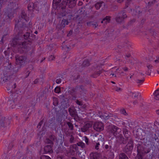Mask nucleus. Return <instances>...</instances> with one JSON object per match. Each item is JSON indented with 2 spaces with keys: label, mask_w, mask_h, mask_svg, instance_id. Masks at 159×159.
<instances>
[{
  "label": "nucleus",
  "mask_w": 159,
  "mask_h": 159,
  "mask_svg": "<svg viewBox=\"0 0 159 159\" xmlns=\"http://www.w3.org/2000/svg\"><path fill=\"white\" fill-rule=\"evenodd\" d=\"M30 36V33L27 32L26 34L24 35V39H28L29 37Z\"/></svg>",
  "instance_id": "obj_40"
},
{
  "label": "nucleus",
  "mask_w": 159,
  "mask_h": 159,
  "mask_svg": "<svg viewBox=\"0 0 159 159\" xmlns=\"http://www.w3.org/2000/svg\"><path fill=\"white\" fill-rule=\"evenodd\" d=\"M77 146L76 145V144H73L72 145H71L70 147V152H71V151H74V150H72L73 149H75V150H76V148Z\"/></svg>",
  "instance_id": "obj_39"
},
{
  "label": "nucleus",
  "mask_w": 159,
  "mask_h": 159,
  "mask_svg": "<svg viewBox=\"0 0 159 159\" xmlns=\"http://www.w3.org/2000/svg\"><path fill=\"white\" fill-rule=\"evenodd\" d=\"M110 20V17L109 16H106L105 18H104L101 21V23H103L104 21L106 20V22L107 21H109Z\"/></svg>",
  "instance_id": "obj_36"
},
{
  "label": "nucleus",
  "mask_w": 159,
  "mask_h": 159,
  "mask_svg": "<svg viewBox=\"0 0 159 159\" xmlns=\"http://www.w3.org/2000/svg\"><path fill=\"white\" fill-rule=\"evenodd\" d=\"M97 137L98 142H99L101 145H103L104 141V135L103 134H101Z\"/></svg>",
  "instance_id": "obj_17"
},
{
  "label": "nucleus",
  "mask_w": 159,
  "mask_h": 159,
  "mask_svg": "<svg viewBox=\"0 0 159 159\" xmlns=\"http://www.w3.org/2000/svg\"><path fill=\"white\" fill-rule=\"evenodd\" d=\"M120 131V129L116 126L110 125L108 126L107 132L111 137L113 136L118 137V134Z\"/></svg>",
  "instance_id": "obj_2"
},
{
  "label": "nucleus",
  "mask_w": 159,
  "mask_h": 159,
  "mask_svg": "<svg viewBox=\"0 0 159 159\" xmlns=\"http://www.w3.org/2000/svg\"><path fill=\"white\" fill-rule=\"evenodd\" d=\"M9 124H10V121L8 120H5V121L4 122H2L1 123V126H2L4 127H7Z\"/></svg>",
  "instance_id": "obj_26"
},
{
  "label": "nucleus",
  "mask_w": 159,
  "mask_h": 159,
  "mask_svg": "<svg viewBox=\"0 0 159 159\" xmlns=\"http://www.w3.org/2000/svg\"><path fill=\"white\" fill-rule=\"evenodd\" d=\"M120 112L125 116H126L128 115L125 110L124 108L121 109L120 110Z\"/></svg>",
  "instance_id": "obj_35"
},
{
  "label": "nucleus",
  "mask_w": 159,
  "mask_h": 159,
  "mask_svg": "<svg viewBox=\"0 0 159 159\" xmlns=\"http://www.w3.org/2000/svg\"><path fill=\"white\" fill-rule=\"evenodd\" d=\"M127 15L124 12H120L118 13V15L116 18V22L118 23H122L124 20V19L126 18Z\"/></svg>",
  "instance_id": "obj_8"
},
{
  "label": "nucleus",
  "mask_w": 159,
  "mask_h": 159,
  "mask_svg": "<svg viewBox=\"0 0 159 159\" xmlns=\"http://www.w3.org/2000/svg\"><path fill=\"white\" fill-rule=\"evenodd\" d=\"M92 24V25H93V26L95 28L97 27L98 26V24H97V23L96 22H95L94 24L93 23Z\"/></svg>",
  "instance_id": "obj_60"
},
{
  "label": "nucleus",
  "mask_w": 159,
  "mask_h": 159,
  "mask_svg": "<svg viewBox=\"0 0 159 159\" xmlns=\"http://www.w3.org/2000/svg\"><path fill=\"white\" fill-rule=\"evenodd\" d=\"M43 123V120L41 121L39 123L38 125H37V127H40L41 126V125H42Z\"/></svg>",
  "instance_id": "obj_59"
},
{
  "label": "nucleus",
  "mask_w": 159,
  "mask_h": 159,
  "mask_svg": "<svg viewBox=\"0 0 159 159\" xmlns=\"http://www.w3.org/2000/svg\"><path fill=\"white\" fill-rule=\"evenodd\" d=\"M102 66L101 65L97 66L94 70L95 73L94 74L91 75L92 77L94 78H96L97 77L96 75H99L100 74L103 70Z\"/></svg>",
  "instance_id": "obj_10"
},
{
  "label": "nucleus",
  "mask_w": 159,
  "mask_h": 159,
  "mask_svg": "<svg viewBox=\"0 0 159 159\" xmlns=\"http://www.w3.org/2000/svg\"><path fill=\"white\" fill-rule=\"evenodd\" d=\"M76 103L78 105H80V106H81L82 105V102H80V101H79L78 100H76Z\"/></svg>",
  "instance_id": "obj_53"
},
{
  "label": "nucleus",
  "mask_w": 159,
  "mask_h": 159,
  "mask_svg": "<svg viewBox=\"0 0 159 159\" xmlns=\"http://www.w3.org/2000/svg\"><path fill=\"white\" fill-rule=\"evenodd\" d=\"M101 144L99 142H98L97 143L96 145L95 146V148L96 150H98L99 149V146Z\"/></svg>",
  "instance_id": "obj_50"
},
{
  "label": "nucleus",
  "mask_w": 159,
  "mask_h": 159,
  "mask_svg": "<svg viewBox=\"0 0 159 159\" xmlns=\"http://www.w3.org/2000/svg\"><path fill=\"white\" fill-rule=\"evenodd\" d=\"M93 22L91 21H89L87 22V25L88 26H91L92 25Z\"/></svg>",
  "instance_id": "obj_58"
},
{
  "label": "nucleus",
  "mask_w": 159,
  "mask_h": 159,
  "mask_svg": "<svg viewBox=\"0 0 159 159\" xmlns=\"http://www.w3.org/2000/svg\"><path fill=\"white\" fill-rule=\"evenodd\" d=\"M155 2V0H153L152 2H149L148 3V5L149 6H151L152 4H154Z\"/></svg>",
  "instance_id": "obj_49"
},
{
  "label": "nucleus",
  "mask_w": 159,
  "mask_h": 159,
  "mask_svg": "<svg viewBox=\"0 0 159 159\" xmlns=\"http://www.w3.org/2000/svg\"><path fill=\"white\" fill-rule=\"evenodd\" d=\"M66 124L68 125L69 129L71 130H72L74 129L73 125L72 123L69 121L66 122Z\"/></svg>",
  "instance_id": "obj_30"
},
{
  "label": "nucleus",
  "mask_w": 159,
  "mask_h": 159,
  "mask_svg": "<svg viewBox=\"0 0 159 159\" xmlns=\"http://www.w3.org/2000/svg\"><path fill=\"white\" fill-rule=\"evenodd\" d=\"M147 66L148 68V70L151 69L152 67V66L150 64H147Z\"/></svg>",
  "instance_id": "obj_52"
},
{
  "label": "nucleus",
  "mask_w": 159,
  "mask_h": 159,
  "mask_svg": "<svg viewBox=\"0 0 159 159\" xmlns=\"http://www.w3.org/2000/svg\"><path fill=\"white\" fill-rule=\"evenodd\" d=\"M55 58V57L54 55H51L49 58V60L50 61L53 60Z\"/></svg>",
  "instance_id": "obj_47"
},
{
  "label": "nucleus",
  "mask_w": 159,
  "mask_h": 159,
  "mask_svg": "<svg viewBox=\"0 0 159 159\" xmlns=\"http://www.w3.org/2000/svg\"><path fill=\"white\" fill-rule=\"evenodd\" d=\"M40 159H51V158L48 156L42 155L41 156Z\"/></svg>",
  "instance_id": "obj_41"
},
{
  "label": "nucleus",
  "mask_w": 159,
  "mask_h": 159,
  "mask_svg": "<svg viewBox=\"0 0 159 159\" xmlns=\"http://www.w3.org/2000/svg\"><path fill=\"white\" fill-rule=\"evenodd\" d=\"M137 152L138 153L144 154L145 152L144 148L140 144H138L137 145Z\"/></svg>",
  "instance_id": "obj_15"
},
{
  "label": "nucleus",
  "mask_w": 159,
  "mask_h": 159,
  "mask_svg": "<svg viewBox=\"0 0 159 159\" xmlns=\"http://www.w3.org/2000/svg\"><path fill=\"white\" fill-rule=\"evenodd\" d=\"M60 88L59 87H56L54 90L55 92L57 93H59L60 92Z\"/></svg>",
  "instance_id": "obj_44"
},
{
  "label": "nucleus",
  "mask_w": 159,
  "mask_h": 159,
  "mask_svg": "<svg viewBox=\"0 0 159 159\" xmlns=\"http://www.w3.org/2000/svg\"><path fill=\"white\" fill-rule=\"evenodd\" d=\"M68 23L67 20L63 19L62 20L60 24H58L57 25L56 28L58 30H61L65 27L66 24L67 25Z\"/></svg>",
  "instance_id": "obj_11"
},
{
  "label": "nucleus",
  "mask_w": 159,
  "mask_h": 159,
  "mask_svg": "<svg viewBox=\"0 0 159 159\" xmlns=\"http://www.w3.org/2000/svg\"><path fill=\"white\" fill-rule=\"evenodd\" d=\"M119 157V159H129L127 156L124 153L120 154Z\"/></svg>",
  "instance_id": "obj_24"
},
{
  "label": "nucleus",
  "mask_w": 159,
  "mask_h": 159,
  "mask_svg": "<svg viewBox=\"0 0 159 159\" xmlns=\"http://www.w3.org/2000/svg\"><path fill=\"white\" fill-rule=\"evenodd\" d=\"M105 148L108 151L111 148V146L107 144L105 146Z\"/></svg>",
  "instance_id": "obj_45"
},
{
  "label": "nucleus",
  "mask_w": 159,
  "mask_h": 159,
  "mask_svg": "<svg viewBox=\"0 0 159 159\" xmlns=\"http://www.w3.org/2000/svg\"><path fill=\"white\" fill-rule=\"evenodd\" d=\"M59 102L58 99L56 98H53V104L54 106H57L58 105Z\"/></svg>",
  "instance_id": "obj_32"
},
{
  "label": "nucleus",
  "mask_w": 159,
  "mask_h": 159,
  "mask_svg": "<svg viewBox=\"0 0 159 159\" xmlns=\"http://www.w3.org/2000/svg\"><path fill=\"white\" fill-rule=\"evenodd\" d=\"M142 153H138L137 156L135 158V159H142V156L141 155Z\"/></svg>",
  "instance_id": "obj_42"
},
{
  "label": "nucleus",
  "mask_w": 159,
  "mask_h": 159,
  "mask_svg": "<svg viewBox=\"0 0 159 159\" xmlns=\"http://www.w3.org/2000/svg\"><path fill=\"white\" fill-rule=\"evenodd\" d=\"M20 95L18 93H13L11 96V98L8 101V103L11 105V107L12 108H15L16 106L19 103V101L20 99Z\"/></svg>",
  "instance_id": "obj_3"
},
{
  "label": "nucleus",
  "mask_w": 159,
  "mask_h": 159,
  "mask_svg": "<svg viewBox=\"0 0 159 159\" xmlns=\"http://www.w3.org/2000/svg\"><path fill=\"white\" fill-rule=\"evenodd\" d=\"M102 2H99L97 3L95 5V7L97 9H99L102 6V4H103Z\"/></svg>",
  "instance_id": "obj_27"
},
{
  "label": "nucleus",
  "mask_w": 159,
  "mask_h": 159,
  "mask_svg": "<svg viewBox=\"0 0 159 159\" xmlns=\"http://www.w3.org/2000/svg\"><path fill=\"white\" fill-rule=\"evenodd\" d=\"M52 146L51 145L46 146L44 148V150L45 153H51L53 152L52 149Z\"/></svg>",
  "instance_id": "obj_14"
},
{
  "label": "nucleus",
  "mask_w": 159,
  "mask_h": 159,
  "mask_svg": "<svg viewBox=\"0 0 159 159\" xmlns=\"http://www.w3.org/2000/svg\"><path fill=\"white\" fill-rule=\"evenodd\" d=\"M75 5V0H66V2L63 1L59 4L60 6L62 9H64L66 5H68L70 8H72Z\"/></svg>",
  "instance_id": "obj_4"
},
{
  "label": "nucleus",
  "mask_w": 159,
  "mask_h": 159,
  "mask_svg": "<svg viewBox=\"0 0 159 159\" xmlns=\"http://www.w3.org/2000/svg\"><path fill=\"white\" fill-rule=\"evenodd\" d=\"M153 94L154 96L155 99L159 100V90H156L154 92Z\"/></svg>",
  "instance_id": "obj_23"
},
{
  "label": "nucleus",
  "mask_w": 159,
  "mask_h": 159,
  "mask_svg": "<svg viewBox=\"0 0 159 159\" xmlns=\"http://www.w3.org/2000/svg\"><path fill=\"white\" fill-rule=\"evenodd\" d=\"M119 138L120 143L124 144L126 143L128 140V139L126 138L125 139L122 135H119Z\"/></svg>",
  "instance_id": "obj_19"
},
{
  "label": "nucleus",
  "mask_w": 159,
  "mask_h": 159,
  "mask_svg": "<svg viewBox=\"0 0 159 159\" xmlns=\"http://www.w3.org/2000/svg\"><path fill=\"white\" fill-rule=\"evenodd\" d=\"M55 118L54 117H52L49 121V126L52 127L53 126L55 125Z\"/></svg>",
  "instance_id": "obj_22"
},
{
  "label": "nucleus",
  "mask_w": 159,
  "mask_h": 159,
  "mask_svg": "<svg viewBox=\"0 0 159 159\" xmlns=\"http://www.w3.org/2000/svg\"><path fill=\"white\" fill-rule=\"evenodd\" d=\"M4 70L5 71L7 72H10L13 70V71L14 72H17L19 69H16V68L15 67L14 68L13 66H12L11 64V62H10L8 61H6L5 63L4 64Z\"/></svg>",
  "instance_id": "obj_5"
},
{
  "label": "nucleus",
  "mask_w": 159,
  "mask_h": 159,
  "mask_svg": "<svg viewBox=\"0 0 159 159\" xmlns=\"http://www.w3.org/2000/svg\"><path fill=\"white\" fill-rule=\"evenodd\" d=\"M78 89V87H76L75 88H73L71 89V90L70 91V92L71 93H74V92H75L76 91L77 89Z\"/></svg>",
  "instance_id": "obj_46"
},
{
  "label": "nucleus",
  "mask_w": 159,
  "mask_h": 159,
  "mask_svg": "<svg viewBox=\"0 0 159 159\" xmlns=\"http://www.w3.org/2000/svg\"><path fill=\"white\" fill-rule=\"evenodd\" d=\"M19 19L16 24V27L17 26L19 28H23L26 27V25L24 24V21H27L28 20V18L24 11H22L20 15L19 16Z\"/></svg>",
  "instance_id": "obj_1"
},
{
  "label": "nucleus",
  "mask_w": 159,
  "mask_h": 159,
  "mask_svg": "<svg viewBox=\"0 0 159 159\" xmlns=\"http://www.w3.org/2000/svg\"><path fill=\"white\" fill-rule=\"evenodd\" d=\"M65 134L67 136H70L71 133H70L68 131H67L66 132H65Z\"/></svg>",
  "instance_id": "obj_57"
},
{
  "label": "nucleus",
  "mask_w": 159,
  "mask_h": 159,
  "mask_svg": "<svg viewBox=\"0 0 159 159\" xmlns=\"http://www.w3.org/2000/svg\"><path fill=\"white\" fill-rule=\"evenodd\" d=\"M143 80H136V82L137 83H143Z\"/></svg>",
  "instance_id": "obj_55"
},
{
  "label": "nucleus",
  "mask_w": 159,
  "mask_h": 159,
  "mask_svg": "<svg viewBox=\"0 0 159 159\" xmlns=\"http://www.w3.org/2000/svg\"><path fill=\"white\" fill-rule=\"evenodd\" d=\"M123 134L125 138L128 139L130 137V133L126 129H124L123 130Z\"/></svg>",
  "instance_id": "obj_20"
},
{
  "label": "nucleus",
  "mask_w": 159,
  "mask_h": 159,
  "mask_svg": "<svg viewBox=\"0 0 159 159\" xmlns=\"http://www.w3.org/2000/svg\"><path fill=\"white\" fill-rule=\"evenodd\" d=\"M97 115L102 119L107 120L110 117V116H111V114H108L106 113H102L101 112H99Z\"/></svg>",
  "instance_id": "obj_12"
},
{
  "label": "nucleus",
  "mask_w": 159,
  "mask_h": 159,
  "mask_svg": "<svg viewBox=\"0 0 159 159\" xmlns=\"http://www.w3.org/2000/svg\"><path fill=\"white\" fill-rule=\"evenodd\" d=\"M133 148V143L132 139H130L127 145L123 149V151L126 153L131 152Z\"/></svg>",
  "instance_id": "obj_7"
},
{
  "label": "nucleus",
  "mask_w": 159,
  "mask_h": 159,
  "mask_svg": "<svg viewBox=\"0 0 159 159\" xmlns=\"http://www.w3.org/2000/svg\"><path fill=\"white\" fill-rule=\"evenodd\" d=\"M34 4L35 7L34 9L36 10H39V9H40L42 7L41 3L40 2H37Z\"/></svg>",
  "instance_id": "obj_21"
},
{
  "label": "nucleus",
  "mask_w": 159,
  "mask_h": 159,
  "mask_svg": "<svg viewBox=\"0 0 159 159\" xmlns=\"http://www.w3.org/2000/svg\"><path fill=\"white\" fill-rule=\"evenodd\" d=\"M85 142H86V144L88 145V142H89V139L86 137H85Z\"/></svg>",
  "instance_id": "obj_61"
},
{
  "label": "nucleus",
  "mask_w": 159,
  "mask_h": 159,
  "mask_svg": "<svg viewBox=\"0 0 159 159\" xmlns=\"http://www.w3.org/2000/svg\"><path fill=\"white\" fill-rule=\"evenodd\" d=\"M45 142L47 144H50V145L53 146V143L52 140L49 139H46L45 140Z\"/></svg>",
  "instance_id": "obj_33"
},
{
  "label": "nucleus",
  "mask_w": 159,
  "mask_h": 159,
  "mask_svg": "<svg viewBox=\"0 0 159 159\" xmlns=\"http://www.w3.org/2000/svg\"><path fill=\"white\" fill-rule=\"evenodd\" d=\"M6 74H5V72L4 73L3 76H2L1 77V81L5 82H6L7 80H8V77L7 75H5Z\"/></svg>",
  "instance_id": "obj_29"
},
{
  "label": "nucleus",
  "mask_w": 159,
  "mask_h": 159,
  "mask_svg": "<svg viewBox=\"0 0 159 159\" xmlns=\"http://www.w3.org/2000/svg\"><path fill=\"white\" fill-rule=\"evenodd\" d=\"M15 59L16 64L19 65L20 67L22 66L25 64L26 60V57H25L20 56L17 55L16 56Z\"/></svg>",
  "instance_id": "obj_6"
},
{
  "label": "nucleus",
  "mask_w": 159,
  "mask_h": 159,
  "mask_svg": "<svg viewBox=\"0 0 159 159\" xmlns=\"http://www.w3.org/2000/svg\"><path fill=\"white\" fill-rule=\"evenodd\" d=\"M68 111L70 115L72 117L76 114V111L75 108L73 107H70L68 109Z\"/></svg>",
  "instance_id": "obj_18"
},
{
  "label": "nucleus",
  "mask_w": 159,
  "mask_h": 159,
  "mask_svg": "<svg viewBox=\"0 0 159 159\" xmlns=\"http://www.w3.org/2000/svg\"><path fill=\"white\" fill-rule=\"evenodd\" d=\"M35 7L34 4L33 2H30L28 5V10L32 11L34 9Z\"/></svg>",
  "instance_id": "obj_25"
},
{
  "label": "nucleus",
  "mask_w": 159,
  "mask_h": 159,
  "mask_svg": "<svg viewBox=\"0 0 159 159\" xmlns=\"http://www.w3.org/2000/svg\"><path fill=\"white\" fill-rule=\"evenodd\" d=\"M93 129L97 131H101L104 129L103 124L101 122H95L93 125Z\"/></svg>",
  "instance_id": "obj_9"
},
{
  "label": "nucleus",
  "mask_w": 159,
  "mask_h": 159,
  "mask_svg": "<svg viewBox=\"0 0 159 159\" xmlns=\"http://www.w3.org/2000/svg\"><path fill=\"white\" fill-rule=\"evenodd\" d=\"M26 43L25 42H24L21 43V44L20 43L18 45V47L25 49L27 47L26 46Z\"/></svg>",
  "instance_id": "obj_28"
},
{
  "label": "nucleus",
  "mask_w": 159,
  "mask_h": 159,
  "mask_svg": "<svg viewBox=\"0 0 159 159\" xmlns=\"http://www.w3.org/2000/svg\"><path fill=\"white\" fill-rule=\"evenodd\" d=\"M72 117H74V119L76 121H78L80 120V118L78 116L77 114Z\"/></svg>",
  "instance_id": "obj_37"
},
{
  "label": "nucleus",
  "mask_w": 159,
  "mask_h": 159,
  "mask_svg": "<svg viewBox=\"0 0 159 159\" xmlns=\"http://www.w3.org/2000/svg\"><path fill=\"white\" fill-rule=\"evenodd\" d=\"M122 69L125 71H127L128 70V68L126 67L123 68Z\"/></svg>",
  "instance_id": "obj_63"
},
{
  "label": "nucleus",
  "mask_w": 159,
  "mask_h": 159,
  "mask_svg": "<svg viewBox=\"0 0 159 159\" xmlns=\"http://www.w3.org/2000/svg\"><path fill=\"white\" fill-rule=\"evenodd\" d=\"M49 139L52 141H54L56 139L55 136L54 135H51L49 137Z\"/></svg>",
  "instance_id": "obj_48"
},
{
  "label": "nucleus",
  "mask_w": 159,
  "mask_h": 159,
  "mask_svg": "<svg viewBox=\"0 0 159 159\" xmlns=\"http://www.w3.org/2000/svg\"><path fill=\"white\" fill-rule=\"evenodd\" d=\"M11 86H12V87H9L11 88H12V89H14L16 88V84L14 83H12L11 84Z\"/></svg>",
  "instance_id": "obj_54"
},
{
  "label": "nucleus",
  "mask_w": 159,
  "mask_h": 159,
  "mask_svg": "<svg viewBox=\"0 0 159 159\" xmlns=\"http://www.w3.org/2000/svg\"><path fill=\"white\" fill-rule=\"evenodd\" d=\"M62 0H53V2L56 4L58 5Z\"/></svg>",
  "instance_id": "obj_51"
},
{
  "label": "nucleus",
  "mask_w": 159,
  "mask_h": 159,
  "mask_svg": "<svg viewBox=\"0 0 159 159\" xmlns=\"http://www.w3.org/2000/svg\"><path fill=\"white\" fill-rule=\"evenodd\" d=\"M57 159H64L62 156H58L57 157Z\"/></svg>",
  "instance_id": "obj_62"
},
{
  "label": "nucleus",
  "mask_w": 159,
  "mask_h": 159,
  "mask_svg": "<svg viewBox=\"0 0 159 159\" xmlns=\"http://www.w3.org/2000/svg\"><path fill=\"white\" fill-rule=\"evenodd\" d=\"M61 79L59 78V79H57L56 80V83L57 84H58L61 83Z\"/></svg>",
  "instance_id": "obj_56"
},
{
  "label": "nucleus",
  "mask_w": 159,
  "mask_h": 159,
  "mask_svg": "<svg viewBox=\"0 0 159 159\" xmlns=\"http://www.w3.org/2000/svg\"><path fill=\"white\" fill-rule=\"evenodd\" d=\"M74 138L73 136L71 134L70 136V138L69 139V141L71 143H74Z\"/></svg>",
  "instance_id": "obj_43"
},
{
  "label": "nucleus",
  "mask_w": 159,
  "mask_h": 159,
  "mask_svg": "<svg viewBox=\"0 0 159 159\" xmlns=\"http://www.w3.org/2000/svg\"><path fill=\"white\" fill-rule=\"evenodd\" d=\"M92 123H87L85 124L81 128V131L83 132H86L90 128L92 127Z\"/></svg>",
  "instance_id": "obj_13"
},
{
  "label": "nucleus",
  "mask_w": 159,
  "mask_h": 159,
  "mask_svg": "<svg viewBox=\"0 0 159 159\" xmlns=\"http://www.w3.org/2000/svg\"><path fill=\"white\" fill-rule=\"evenodd\" d=\"M77 145L78 146H80L82 148H84L85 147V144L84 143L82 142H80L77 143Z\"/></svg>",
  "instance_id": "obj_38"
},
{
  "label": "nucleus",
  "mask_w": 159,
  "mask_h": 159,
  "mask_svg": "<svg viewBox=\"0 0 159 159\" xmlns=\"http://www.w3.org/2000/svg\"><path fill=\"white\" fill-rule=\"evenodd\" d=\"M110 117H111V119L116 121H118L119 118L117 117L115 115H113L111 114V116H110Z\"/></svg>",
  "instance_id": "obj_34"
},
{
  "label": "nucleus",
  "mask_w": 159,
  "mask_h": 159,
  "mask_svg": "<svg viewBox=\"0 0 159 159\" xmlns=\"http://www.w3.org/2000/svg\"><path fill=\"white\" fill-rule=\"evenodd\" d=\"M90 65V63L89 61L87 60H85L83 62L82 65L84 67L89 66Z\"/></svg>",
  "instance_id": "obj_31"
},
{
  "label": "nucleus",
  "mask_w": 159,
  "mask_h": 159,
  "mask_svg": "<svg viewBox=\"0 0 159 159\" xmlns=\"http://www.w3.org/2000/svg\"><path fill=\"white\" fill-rule=\"evenodd\" d=\"M100 154L97 153H92L90 154L91 159H99Z\"/></svg>",
  "instance_id": "obj_16"
},
{
  "label": "nucleus",
  "mask_w": 159,
  "mask_h": 159,
  "mask_svg": "<svg viewBox=\"0 0 159 159\" xmlns=\"http://www.w3.org/2000/svg\"><path fill=\"white\" fill-rule=\"evenodd\" d=\"M78 89H79L80 90L81 89L82 90H84V89L83 86L82 85L80 86V87H78Z\"/></svg>",
  "instance_id": "obj_64"
}]
</instances>
